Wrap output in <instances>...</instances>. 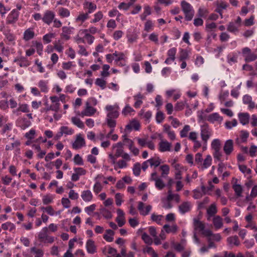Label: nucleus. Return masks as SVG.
I'll use <instances>...</instances> for the list:
<instances>
[{"instance_id":"33","label":"nucleus","mask_w":257,"mask_h":257,"mask_svg":"<svg viewBox=\"0 0 257 257\" xmlns=\"http://www.w3.org/2000/svg\"><path fill=\"white\" fill-rule=\"evenodd\" d=\"M86 247L87 251L89 253H94L96 251V247L95 245L94 241L91 239H89L86 243Z\"/></svg>"},{"instance_id":"23","label":"nucleus","mask_w":257,"mask_h":257,"mask_svg":"<svg viewBox=\"0 0 257 257\" xmlns=\"http://www.w3.org/2000/svg\"><path fill=\"white\" fill-rule=\"evenodd\" d=\"M191 208L192 204L189 201L183 202L178 207L179 212L182 214L190 211Z\"/></svg>"},{"instance_id":"54","label":"nucleus","mask_w":257,"mask_h":257,"mask_svg":"<svg viewBox=\"0 0 257 257\" xmlns=\"http://www.w3.org/2000/svg\"><path fill=\"white\" fill-rule=\"evenodd\" d=\"M189 58L188 52L186 50L181 49L179 59L180 61H185Z\"/></svg>"},{"instance_id":"24","label":"nucleus","mask_w":257,"mask_h":257,"mask_svg":"<svg viewBox=\"0 0 257 257\" xmlns=\"http://www.w3.org/2000/svg\"><path fill=\"white\" fill-rule=\"evenodd\" d=\"M35 36L34 28H29L26 29L23 34V40L25 41H29L33 39Z\"/></svg>"},{"instance_id":"64","label":"nucleus","mask_w":257,"mask_h":257,"mask_svg":"<svg viewBox=\"0 0 257 257\" xmlns=\"http://www.w3.org/2000/svg\"><path fill=\"white\" fill-rule=\"evenodd\" d=\"M213 156L215 160L218 161H221V158L222 157V153L221 150H217L215 151H213Z\"/></svg>"},{"instance_id":"12","label":"nucleus","mask_w":257,"mask_h":257,"mask_svg":"<svg viewBox=\"0 0 257 257\" xmlns=\"http://www.w3.org/2000/svg\"><path fill=\"white\" fill-rule=\"evenodd\" d=\"M96 112V109L92 107L91 106L88 105V104H85V108L81 112L79 115L83 117L84 116H92Z\"/></svg>"},{"instance_id":"56","label":"nucleus","mask_w":257,"mask_h":257,"mask_svg":"<svg viewBox=\"0 0 257 257\" xmlns=\"http://www.w3.org/2000/svg\"><path fill=\"white\" fill-rule=\"evenodd\" d=\"M189 107V104L187 103L186 101L183 102H178L175 106V110L176 111H180L184 109V106Z\"/></svg>"},{"instance_id":"53","label":"nucleus","mask_w":257,"mask_h":257,"mask_svg":"<svg viewBox=\"0 0 257 257\" xmlns=\"http://www.w3.org/2000/svg\"><path fill=\"white\" fill-rule=\"evenodd\" d=\"M155 186L158 190H162L165 187L166 184L163 180L160 178L155 181Z\"/></svg>"},{"instance_id":"31","label":"nucleus","mask_w":257,"mask_h":257,"mask_svg":"<svg viewBox=\"0 0 257 257\" xmlns=\"http://www.w3.org/2000/svg\"><path fill=\"white\" fill-rule=\"evenodd\" d=\"M217 212V209L215 203H212L207 209L208 215L207 220H209L211 217L214 216Z\"/></svg>"},{"instance_id":"62","label":"nucleus","mask_w":257,"mask_h":257,"mask_svg":"<svg viewBox=\"0 0 257 257\" xmlns=\"http://www.w3.org/2000/svg\"><path fill=\"white\" fill-rule=\"evenodd\" d=\"M229 96L228 91H221L219 95V99L221 103H223V102L227 99Z\"/></svg>"},{"instance_id":"8","label":"nucleus","mask_w":257,"mask_h":257,"mask_svg":"<svg viewBox=\"0 0 257 257\" xmlns=\"http://www.w3.org/2000/svg\"><path fill=\"white\" fill-rule=\"evenodd\" d=\"M85 141L82 135L80 134L76 135V139L72 144V147L74 149L77 150L85 147Z\"/></svg>"},{"instance_id":"60","label":"nucleus","mask_w":257,"mask_h":257,"mask_svg":"<svg viewBox=\"0 0 257 257\" xmlns=\"http://www.w3.org/2000/svg\"><path fill=\"white\" fill-rule=\"evenodd\" d=\"M17 111H21L24 113H28L30 112L29 105L27 104H20L19 107L17 109Z\"/></svg>"},{"instance_id":"50","label":"nucleus","mask_w":257,"mask_h":257,"mask_svg":"<svg viewBox=\"0 0 257 257\" xmlns=\"http://www.w3.org/2000/svg\"><path fill=\"white\" fill-rule=\"evenodd\" d=\"M59 130L63 135H71L74 133V130L67 126H62Z\"/></svg>"},{"instance_id":"5","label":"nucleus","mask_w":257,"mask_h":257,"mask_svg":"<svg viewBox=\"0 0 257 257\" xmlns=\"http://www.w3.org/2000/svg\"><path fill=\"white\" fill-rule=\"evenodd\" d=\"M241 19L240 17H237L234 22H230L228 23L227 27V30L232 33L236 34L239 32V28L241 26Z\"/></svg>"},{"instance_id":"46","label":"nucleus","mask_w":257,"mask_h":257,"mask_svg":"<svg viewBox=\"0 0 257 257\" xmlns=\"http://www.w3.org/2000/svg\"><path fill=\"white\" fill-rule=\"evenodd\" d=\"M2 228L4 230H9L11 232H14L16 227L14 223L11 222H6L2 224Z\"/></svg>"},{"instance_id":"35","label":"nucleus","mask_w":257,"mask_h":257,"mask_svg":"<svg viewBox=\"0 0 257 257\" xmlns=\"http://www.w3.org/2000/svg\"><path fill=\"white\" fill-rule=\"evenodd\" d=\"M144 98V96L141 93L134 96V99L135 100L134 106L135 108H139L143 104L142 100Z\"/></svg>"},{"instance_id":"52","label":"nucleus","mask_w":257,"mask_h":257,"mask_svg":"<svg viewBox=\"0 0 257 257\" xmlns=\"http://www.w3.org/2000/svg\"><path fill=\"white\" fill-rule=\"evenodd\" d=\"M191 130V127L189 125H185L183 128L180 131V135L181 138L188 137V133Z\"/></svg>"},{"instance_id":"9","label":"nucleus","mask_w":257,"mask_h":257,"mask_svg":"<svg viewBox=\"0 0 257 257\" xmlns=\"http://www.w3.org/2000/svg\"><path fill=\"white\" fill-rule=\"evenodd\" d=\"M55 17V13L50 10H47L44 13L42 17L43 22L49 25L54 20Z\"/></svg>"},{"instance_id":"57","label":"nucleus","mask_w":257,"mask_h":257,"mask_svg":"<svg viewBox=\"0 0 257 257\" xmlns=\"http://www.w3.org/2000/svg\"><path fill=\"white\" fill-rule=\"evenodd\" d=\"M58 14L63 18L68 17L70 15V11L68 9L64 8H60L59 9Z\"/></svg>"},{"instance_id":"21","label":"nucleus","mask_w":257,"mask_h":257,"mask_svg":"<svg viewBox=\"0 0 257 257\" xmlns=\"http://www.w3.org/2000/svg\"><path fill=\"white\" fill-rule=\"evenodd\" d=\"M73 28L66 26L63 27L62 28V32L61 34L62 39L65 40H68L70 38V35L72 33Z\"/></svg>"},{"instance_id":"37","label":"nucleus","mask_w":257,"mask_h":257,"mask_svg":"<svg viewBox=\"0 0 257 257\" xmlns=\"http://www.w3.org/2000/svg\"><path fill=\"white\" fill-rule=\"evenodd\" d=\"M79 33L81 34L84 35V39L86 40L88 44L90 45L93 43L94 37L87 33V29L81 30Z\"/></svg>"},{"instance_id":"29","label":"nucleus","mask_w":257,"mask_h":257,"mask_svg":"<svg viewBox=\"0 0 257 257\" xmlns=\"http://www.w3.org/2000/svg\"><path fill=\"white\" fill-rule=\"evenodd\" d=\"M212 223L216 229L221 228L223 225V219L219 215L214 216L212 218Z\"/></svg>"},{"instance_id":"6","label":"nucleus","mask_w":257,"mask_h":257,"mask_svg":"<svg viewBox=\"0 0 257 257\" xmlns=\"http://www.w3.org/2000/svg\"><path fill=\"white\" fill-rule=\"evenodd\" d=\"M242 56L246 62H250L257 59V55L251 52V50L248 47H245L242 50Z\"/></svg>"},{"instance_id":"41","label":"nucleus","mask_w":257,"mask_h":257,"mask_svg":"<svg viewBox=\"0 0 257 257\" xmlns=\"http://www.w3.org/2000/svg\"><path fill=\"white\" fill-rule=\"evenodd\" d=\"M4 34L6 36L7 40L12 44H15L16 36L10 30L4 31Z\"/></svg>"},{"instance_id":"39","label":"nucleus","mask_w":257,"mask_h":257,"mask_svg":"<svg viewBox=\"0 0 257 257\" xmlns=\"http://www.w3.org/2000/svg\"><path fill=\"white\" fill-rule=\"evenodd\" d=\"M227 243L229 245L238 246L240 244V241L236 235L230 236L227 238Z\"/></svg>"},{"instance_id":"16","label":"nucleus","mask_w":257,"mask_h":257,"mask_svg":"<svg viewBox=\"0 0 257 257\" xmlns=\"http://www.w3.org/2000/svg\"><path fill=\"white\" fill-rule=\"evenodd\" d=\"M193 197L195 199H200L203 196V195L207 194V193L206 187L204 185H202L200 187V189L197 188L194 189L193 191Z\"/></svg>"},{"instance_id":"28","label":"nucleus","mask_w":257,"mask_h":257,"mask_svg":"<svg viewBox=\"0 0 257 257\" xmlns=\"http://www.w3.org/2000/svg\"><path fill=\"white\" fill-rule=\"evenodd\" d=\"M249 137V133L246 131H241L240 136L236 139L235 142L237 144L245 143Z\"/></svg>"},{"instance_id":"34","label":"nucleus","mask_w":257,"mask_h":257,"mask_svg":"<svg viewBox=\"0 0 257 257\" xmlns=\"http://www.w3.org/2000/svg\"><path fill=\"white\" fill-rule=\"evenodd\" d=\"M81 197L84 201L88 202L92 201L93 194L89 190H84L81 192Z\"/></svg>"},{"instance_id":"44","label":"nucleus","mask_w":257,"mask_h":257,"mask_svg":"<svg viewBox=\"0 0 257 257\" xmlns=\"http://www.w3.org/2000/svg\"><path fill=\"white\" fill-rule=\"evenodd\" d=\"M89 17V14L86 12H80L76 17L75 21L77 23H83L85 21L88 19Z\"/></svg>"},{"instance_id":"7","label":"nucleus","mask_w":257,"mask_h":257,"mask_svg":"<svg viewBox=\"0 0 257 257\" xmlns=\"http://www.w3.org/2000/svg\"><path fill=\"white\" fill-rule=\"evenodd\" d=\"M223 150L226 156H230L234 150V143L232 140H226L224 144Z\"/></svg>"},{"instance_id":"63","label":"nucleus","mask_w":257,"mask_h":257,"mask_svg":"<svg viewBox=\"0 0 257 257\" xmlns=\"http://www.w3.org/2000/svg\"><path fill=\"white\" fill-rule=\"evenodd\" d=\"M141 170V164L139 163H135L133 168V171L134 174L136 176H139L140 174Z\"/></svg>"},{"instance_id":"25","label":"nucleus","mask_w":257,"mask_h":257,"mask_svg":"<svg viewBox=\"0 0 257 257\" xmlns=\"http://www.w3.org/2000/svg\"><path fill=\"white\" fill-rule=\"evenodd\" d=\"M17 123L23 130L26 129L31 125V122L25 117L19 118L17 121Z\"/></svg>"},{"instance_id":"17","label":"nucleus","mask_w":257,"mask_h":257,"mask_svg":"<svg viewBox=\"0 0 257 257\" xmlns=\"http://www.w3.org/2000/svg\"><path fill=\"white\" fill-rule=\"evenodd\" d=\"M152 206L150 205H148L145 207L144 203L140 201L138 202V209L140 211V214L143 216L148 215L152 210Z\"/></svg>"},{"instance_id":"36","label":"nucleus","mask_w":257,"mask_h":257,"mask_svg":"<svg viewBox=\"0 0 257 257\" xmlns=\"http://www.w3.org/2000/svg\"><path fill=\"white\" fill-rule=\"evenodd\" d=\"M114 235V232L113 230L107 229L103 235V238L107 242H112L113 240Z\"/></svg>"},{"instance_id":"22","label":"nucleus","mask_w":257,"mask_h":257,"mask_svg":"<svg viewBox=\"0 0 257 257\" xmlns=\"http://www.w3.org/2000/svg\"><path fill=\"white\" fill-rule=\"evenodd\" d=\"M14 62L21 67H27L30 65V62L27 59V58L21 56L15 58Z\"/></svg>"},{"instance_id":"32","label":"nucleus","mask_w":257,"mask_h":257,"mask_svg":"<svg viewBox=\"0 0 257 257\" xmlns=\"http://www.w3.org/2000/svg\"><path fill=\"white\" fill-rule=\"evenodd\" d=\"M167 200L168 201L174 200L176 203H178L180 202V196L178 194L173 193L172 190L170 189L168 191Z\"/></svg>"},{"instance_id":"18","label":"nucleus","mask_w":257,"mask_h":257,"mask_svg":"<svg viewBox=\"0 0 257 257\" xmlns=\"http://www.w3.org/2000/svg\"><path fill=\"white\" fill-rule=\"evenodd\" d=\"M172 144L166 140H162L159 144V150L161 152L171 151Z\"/></svg>"},{"instance_id":"58","label":"nucleus","mask_w":257,"mask_h":257,"mask_svg":"<svg viewBox=\"0 0 257 257\" xmlns=\"http://www.w3.org/2000/svg\"><path fill=\"white\" fill-rule=\"evenodd\" d=\"M103 15L101 11H99L94 15V18L90 21L91 23H96L102 19Z\"/></svg>"},{"instance_id":"1","label":"nucleus","mask_w":257,"mask_h":257,"mask_svg":"<svg viewBox=\"0 0 257 257\" xmlns=\"http://www.w3.org/2000/svg\"><path fill=\"white\" fill-rule=\"evenodd\" d=\"M193 224L195 230L198 231L202 236L211 237L213 241H219L221 240V236L219 233L214 234L211 230L205 229V224L198 219L194 218Z\"/></svg>"},{"instance_id":"4","label":"nucleus","mask_w":257,"mask_h":257,"mask_svg":"<svg viewBox=\"0 0 257 257\" xmlns=\"http://www.w3.org/2000/svg\"><path fill=\"white\" fill-rule=\"evenodd\" d=\"M213 134L212 130L209 125L204 123L200 126V136L203 145L206 146L208 141L210 139Z\"/></svg>"},{"instance_id":"10","label":"nucleus","mask_w":257,"mask_h":257,"mask_svg":"<svg viewBox=\"0 0 257 257\" xmlns=\"http://www.w3.org/2000/svg\"><path fill=\"white\" fill-rule=\"evenodd\" d=\"M19 16V12L16 10H13L8 15L6 23L7 24H14L18 21Z\"/></svg>"},{"instance_id":"43","label":"nucleus","mask_w":257,"mask_h":257,"mask_svg":"<svg viewBox=\"0 0 257 257\" xmlns=\"http://www.w3.org/2000/svg\"><path fill=\"white\" fill-rule=\"evenodd\" d=\"M48 81L41 80L38 83V86L40 88L41 91L43 92H47L49 87L48 85Z\"/></svg>"},{"instance_id":"2","label":"nucleus","mask_w":257,"mask_h":257,"mask_svg":"<svg viewBox=\"0 0 257 257\" xmlns=\"http://www.w3.org/2000/svg\"><path fill=\"white\" fill-rule=\"evenodd\" d=\"M181 8L187 21H190L194 16L195 11L193 6L185 1H182L180 3Z\"/></svg>"},{"instance_id":"61","label":"nucleus","mask_w":257,"mask_h":257,"mask_svg":"<svg viewBox=\"0 0 257 257\" xmlns=\"http://www.w3.org/2000/svg\"><path fill=\"white\" fill-rule=\"evenodd\" d=\"M160 170L162 171L161 176L162 177H165L166 175H168L170 172V168L167 165H163L160 166Z\"/></svg>"},{"instance_id":"59","label":"nucleus","mask_w":257,"mask_h":257,"mask_svg":"<svg viewBox=\"0 0 257 257\" xmlns=\"http://www.w3.org/2000/svg\"><path fill=\"white\" fill-rule=\"evenodd\" d=\"M163 218V216L162 215H157L155 213H153L151 215L152 220L160 225L162 224L161 221Z\"/></svg>"},{"instance_id":"26","label":"nucleus","mask_w":257,"mask_h":257,"mask_svg":"<svg viewBox=\"0 0 257 257\" xmlns=\"http://www.w3.org/2000/svg\"><path fill=\"white\" fill-rule=\"evenodd\" d=\"M212 157L210 155H208L206 156V158L201 162V164L199 166L198 168L204 170L210 167L212 164Z\"/></svg>"},{"instance_id":"48","label":"nucleus","mask_w":257,"mask_h":257,"mask_svg":"<svg viewBox=\"0 0 257 257\" xmlns=\"http://www.w3.org/2000/svg\"><path fill=\"white\" fill-rule=\"evenodd\" d=\"M221 141L218 139L212 140L211 143V148L212 151L221 150Z\"/></svg>"},{"instance_id":"19","label":"nucleus","mask_w":257,"mask_h":257,"mask_svg":"<svg viewBox=\"0 0 257 257\" xmlns=\"http://www.w3.org/2000/svg\"><path fill=\"white\" fill-rule=\"evenodd\" d=\"M207 121L211 123H214L217 122L221 123L223 120V117L221 116L219 113L217 112L209 114L206 118Z\"/></svg>"},{"instance_id":"30","label":"nucleus","mask_w":257,"mask_h":257,"mask_svg":"<svg viewBox=\"0 0 257 257\" xmlns=\"http://www.w3.org/2000/svg\"><path fill=\"white\" fill-rule=\"evenodd\" d=\"M83 8L85 10H87V13L89 15L94 12L96 9V5L89 2H85L83 3Z\"/></svg>"},{"instance_id":"15","label":"nucleus","mask_w":257,"mask_h":257,"mask_svg":"<svg viewBox=\"0 0 257 257\" xmlns=\"http://www.w3.org/2000/svg\"><path fill=\"white\" fill-rule=\"evenodd\" d=\"M176 52L177 49L175 48H172L167 51L168 57L165 61L166 64H170L175 60Z\"/></svg>"},{"instance_id":"49","label":"nucleus","mask_w":257,"mask_h":257,"mask_svg":"<svg viewBox=\"0 0 257 257\" xmlns=\"http://www.w3.org/2000/svg\"><path fill=\"white\" fill-rule=\"evenodd\" d=\"M163 228L165 229L166 232L168 233H175L177 231L178 227L176 224H174L171 226H170L168 224H165L164 225Z\"/></svg>"},{"instance_id":"38","label":"nucleus","mask_w":257,"mask_h":257,"mask_svg":"<svg viewBox=\"0 0 257 257\" xmlns=\"http://www.w3.org/2000/svg\"><path fill=\"white\" fill-rule=\"evenodd\" d=\"M140 124L139 122L136 120H133L130 123L127 124L125 126V130L131 131L132 129H134L136 131L139 130Z\"/></svg>"},{"instance_id":"3","label":"nucleus","mask_w":257,"mask_h":257,"mask_svg":"<svg viewBox=\"0 0 257 257\" xmlns=\"http://www.w3.org/2000/svg\"><path fill=\"white\" fill-rule=\"evenodd\" d=\"M123 145L121 142L114 144L112 146V149L114 152V154H110L109 158L111 159L113 164H115L117 158L122 157L125 153H123Z\"/></svg>"},{"instance_id":"45","label":"nucleus","mask_w":257,"mask_h":257,"mask_svg":"<svg viewBox=\"0 0 257 257\" xmlns=\"http://www.w3.org/2000/svg\"><path fill=\"white\" fill-rule=\"evenodd\" d=\"M55 195L48 194L44 195L42 198V202L44 205H48L53 202Z\"/></svg>"},{"instance_id":"40","label":"nucleus","mask_w":257,"mask_h":257,"mask_svg":"<svg viewBox=\"0 0 257 257\" xmlns=\"http://www.w3.org/2000/svg\"><path fill=\"white\" fill-rule=\"evenodd\" d=\"M30 253L35 255V257H43L44 251L42 249L36 247H32L30 249Z\"/></svg>"},{"instance_id":"13","label":"nucleus","mask_w":257,"mask_h":257,"mask_svg":"<svg viewBox=\"0 0 257 257\" xmlns=\"http://www.w3.org/2000/svg\"><path fill=\"white\" fill-rule=\"evenodd\" d=\"M122 158L123 159L115 162L116 166L119 169L126 168L128 166L127 162L131 160V157L127 153H124Z\"/></svg>"},{"instance_id":"42","label":"nucleus","mask_w":257,"mask_h":257,"mask_svg":"<svg viewBox=\"0 0 257 257\" xmlns=\"http://www.w3.org/2000/svg\"><path fill=\"white\" fill-rule=\"evenodd\" d=\"M237 179L232 185V188L234 190L235 195L238 197H240L242 192V187L240 184H237Z\"/></svg>"},{"instance_id":"55","label":"nucleus","mask_w":257,"mask_h":257,"mask_svg":"<svg viewBox=\"0 0 257 257\" xmlns=\"http://www.w3.org/2000/svg\"><path fill=\"white\" fill-rule=\"evenodd\" d=\"M48 228L47 227L43 228L41 231L38 234L39 238L43 241L48 235Z\"/></svg>"},{"instance_id":"47","label":"nucleus","mask_w":257,"mask_h":257,"mask_svg":"<svg viewBox=\"0 0 257 257\" xmlns=\"http://www.w3.org/2000/svg\"><path fill=\"white\" fill-rule=\"evenodd\" d=\"M148 161H149V164L151 167H157L161 163L162 160L159 157L155 156L149 159Z\"/></svg>"},{"instance_id":"27","label":"nucleus","mask_w":257,"mask_h":257,"mask_svg":"<svg viewBox=\"0 0 257 257\" xmlns=\"http://www.w3.org/2000/svg\"><path fill=\"white\" fill-rule=\"evenodd\" d=\"M238 117L239 122L242 125H245L248 123L250 115L247 112H240L238 114Z\"/></svg>"},{"instance_id":"11","label":"nucleus","mask_w":257,"mask_h":257,"mask_svg":"<svg viewBox=\"0 0 257 257\" xmlns=\"http://www.w3.org/2000/svg\"><path fill=\"white\" fill-rule=\"evenodd\" d=\"M173 167L175 170V178L176 180L182 179V174L183 170V167L180 164L176 163V160H174L172 163Z\"/></svg>"},{"instance_id":"51","label":"nucleus","mask_w":257,"mask_h":257,"mask_svg":"<svg viewBox=\"0 0 257 257\" xmlns=\"http://www.w3.org/2000/svg\"><path fill=\"white\" fill-rule=\"evenodd\" d=\"M71 121L74 125L80 128H83L84 127V123L78 117H72L71 118Z\"/></svg>"},{"instance_id":"14","label":"nucleus","mask_w":257,"mask_h":257,"mask_svg":"<svg viewBox=\"0 0 257 257\" xmlns=\"http://www.w3.org/2000/svg\"><path fill=\"white\" fill-rule=\"evenodd\" d=\"M74 173L71 176V180L73 181H78L80 176L85 175L86 174V170L81 167L74 168Z\"/></svg>"},{"instance_id":"20","label":"nucleus","mask_w":257,"mask_h":257,"mask_svg":"<svg viewBox=\"0 0 257 257\" xmlns=\"http://www.w3.org/2000/svg\"><path fill=\"white\" fill-rule=\"evenodd\" d=\"M228 6L229 5L225 2L222 1L217 2L215 12L219 14L221 19L223 18V10L226 9Z\"/></svg>"}]
</instances>
